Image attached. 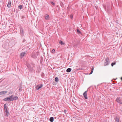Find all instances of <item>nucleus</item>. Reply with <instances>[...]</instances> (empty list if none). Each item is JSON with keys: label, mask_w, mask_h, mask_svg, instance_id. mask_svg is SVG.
<instances>
[{"label": "nucleus", "mask_w": 122, "mask_h": 122, "mask_svg": "<svg viewBox=\"0 0 122 122\" xmlns=\"http://www.w3.org/2000/svg\"><path fill=\"white\" fill-rule=\"evenodd\" d=\"M13 97L14 95H12L10 97H8L4 98L3 99V100L5 101H8L9 102L13 101Z\"/></svg>", "instance_id": "f257e3e1"}, {"label": "nucleus", "mask_w": 122, "mask_h": 122, "mask_svg": "<svg viewBox=\"0 0 122 122\" xmlns=\"http://www.w3.org/2000/svg\"><path fill=\"white\" fill-rule=\"evenodd\" d=\"M109 59L108 58H106L105 62L104 65V66H106L108 65L109 64Z\"/></svg>", "instance_id": "f03ea898"}, {"label": "nucleus", "mask_w": 122, "mask_h": 122, "mask_svg": "<svg viewBox=\"0 0 122 122\" xmlns=\"http://www.w3.org/2000/svg\"><path fill=\"white\" fill-rule=\"evenodd\" d=\"M43 85L42 84H39L37 85L36 87V88L37 90H38L40 88L42 87V86Z\"/></svg>", "instance_id": "7ed1b4c3"}, {"label": "nucleus", "mask_w": 122, "mask_h": 122, "mask_svg": "<svg viewBox=\"0 0 122 122\" xmlns=\"http://www.w3.org/2000/svg\"><path fill=\"white\" fill-rule=\"evenodd\" d=\"M115 120L116 122H121V121L119 117H116L115 118Z\"/></svg>", "instance_id": "20e7f679"}, {"label": "nucleus", "mask_w": 122, "mask_h": 122, "mask_svg": "<svg viewBox=\"0 0 122 122\" xmlns=\"http://www.w3.org/2000/svg\"><path fill=\"white\" fill-rule=\"evenodd\" d=\"M83 95L86 99H87V91H86L83 94Z\"/></svg>", "instance_id": "39448f33"}, {"label": "nucleus", "mask_w": 122, "mask_h": 122, "mask_svg": "<svg viewBox=\"0 0 122 122\" xmlns=\"http://www.w3.org/2000/svg\"><path fill=\"white\" fill-rule=\"evenodd\" d=\"M26 55V53L25 52H24L20 54V58H22L23 56Z\"/></svg>", "instance_id": "423d86ee"}, {"label": "nucleus", "mask_w": 122, "mask_h": 122, "mask_svg": "<svg viewBox=\"0 0 122 122\" xmlns=\"http://www.w3.org/2000/svg\"><path fill=\"white\" fill-rule=\"evenodd\" d=\"M20 34L21 36H23L24 35L23 29L22 28L20 29Z\"/></svg>", "instance_id": "0eeeda50"}, {"label": "nucleus", "mask_w": 122, "mask_h": 122, "mask_svg": "<svg viewBox=\"0 0 122 122\" xmlns=\"http://www.w3.org/2000/svg\"><path fill=\"white\" fill-rule=\"evenodd\" d=\"M27 66L29 69V70L30 71H32V69L30 65L29 64H28L27 65Z\"/></svg>", "instance_id": "6e6552de"}, {"label": "nucleus", "mask_w": 122, "mask_h": 122, "mask_svg": "<svg viewBox=\"0 0 122 122\" xmlns=\"http://www.w3.org/2000/svg\"><path fill=\"white\" fill-rule=\"evenodd\" d=\"M45 18L47 20H48L49 18V15L47 14L46 15L45 17Z\"/></svg>", "instance_id": "1a4fd4ad"}, {"label": "nucleus", "mask_w": 122, "mask_h": 122, "mask_svg": "<svg viewBox=\"0 0 122 122\" xmlns=\"http://www.w3.org/2000/svg\"><path fill=\"white\" fill-rule=\"evenodd\" d=\"M7 92L6 91H3L0 92V95L5 94L7 93Z\"/></svg>", "instance_id": "9d476101"}, {"label": "nucleus", "mask_w": 122, "mask_h": 122, "mask_svg": "<svg viewBox=\"0 0 122 122\" xmlns=\"http://www.w3.org/2000/svg\"><path fill=\"white\" fill-rule=\"evenodd\" d=\"M4 109L5 111L7 110V107L6 105V104H5L4 105Z\"/></svg>", "instance_id": "9b49d317"}, {"label": "nucleus", "mask_w": 122, "mask_h": 122, "mask_svg": "<svg viewBox=\"0 0 122 122\" xmlns=\"http://www.w3.org/2000/svg\"><path fill=\"white\" fill-rule=\"evenodd\" d=\"M11 4V1H9L8 4L7 5V6L8 7H10Z\"/></svg>", "instance_id": "f8f14e48"}, {"label": "nucleus", "mask_w": 122, "mask_h": 122, "mask_svg": "<svg viewBox=\"0 0 122 122\" xmlns=\"http://www.w3.org/2000/svg\"><path fill=\"white\" fill-rule=\"evenodd\" d=\"M71 71V68H69L67 69L66 70V71L67 72H70Z\"/></svg>", "instance_id": "ddd939ff"}, {"label": "nucleus", "mask_w": 122, "mask_h": 122, "mask_svg": "<svg viewBox=\"0 0 122 122\" xmlns=\"http://www.w3.org/2000/svg\"><path fill=\"white\" fill-rule=\"evenodd\" d=\"M50 121V122H52L53 121H54V118L53 117H51L49 119Z\"/></svg>", "instance_id": "4468645a"}, {"label": "nucleus", "mask_w": 122, "mask_h": 122, "mask_svg": "<svg viewBox=\"0 0 122 122\" xmlns=\"http://www.w3.org/2000/svg\"><path fill=\"white\" fill-rule=\"evenodd\" d=\"M18 99V97L16 96H15L14 97H13V99L14 100H16Z\"/></svg>", "instance_id": "2eb2a0df"}, {"label": "nucleus", "mask_w": 122, "mask_h": 122, "mask_svg": "<svg viewBox=\"0 0 122 122\" xmlns=\"http://www.w3.org/2000/svg\"><path fill=\"white\" fill-rule=\"evenodd\" d=\"M59 43L60 44H61V45H64L65 44V43L61 41H60L59 42Z\"/></svg>", "instance_id": "dca6fc26"}, {"label": "nucleus", "mask_w": 122, "mask_h": 122, "mask_svg": "<svg viewBox=\"0 0 122 122\" xmlns=\"http://www.w3.org/2000/svg\"><path fill=\"white\" fill-rule=\"evenodd\" d=\"M121 100V99L120 97H118L116 99V101L117 102H119Z\"/></svg>", "instance_id": "f3484780"}, {"label": "nucleus", "mask_w": 122, "mask_h": 122, "mask_svg": "<svg viewBox=\"0 0 122 122\" xmlns=\"http://www.w3.org/2000/svg\"><path fill=\"white\" fill-rule=\"evenodd\" d=\"M5 111V112H6V116H8V115H9V112L7 110H6H6Z\"/></svg>", "instance_id": "a211bd4d"}, {"label": "nucleus", "mask_w": 122, "mask_h": 122, "mask_svg": "<svg viewBox=\"0 0 122 122\" xmlns=\"http://www.w3.org/2000/svg\"><path fill=\"white\" fill-rule=\"evenodd\" d=\"M55 81L56 82H57L58 81V77H56L55 79Z\"/></svg>", "instance_id": "6ab92c4d"}, {"label": "nucleus", "mask_w": 122, "mask_h": 122, "mask_svg": "<svg viewBox=\"0 0 122 122\" xmlns=\"http://www.w3.org/2000/svg\"><path fill=\"white\" fill-rule=\"evenodd\" d=\"M116 64V63L113 62L111 64V66H113Z\"/></svg>", "instance_id": "aec40b11"}, {"label": "nucleus", "mask_w": 122, "mask_h": 122, "mask_svg": "<svg viewBox=\"0 0 122 122\" xmlns=\"http://www.w3.org/2000/svg\"><path fill=\"white\" fill-rule=\"evenodd\" d=\"M34 54H33L32 55V56L34 58H36V55H34Z\"/></svg>", "instance_id": "412c9836"}, {"label": "nucleus", "mask_w": 122, "mask_h": 122, "mask_svg": "<svg viewBox=\"0 0 122 122\" xmlns=\"http://www.w3.org/2000/svg\"><path fill=\"white\" fill-rule=\"evenodd\" d=\"M55 51L54 49H53L51 51V52L54 53L55 52Z\"/></svg>", "instance_id": "4be33fe9"}, {"label": "nucleus", "mask_w": 122, "mask_h": 122, "mask_svg": "<svg viewBox=\"0 0 122 122\" xmlns=\"http://www.w3.org/2000/svg\"><path fill=\"white\" fill-rule=\"evenodd\" d=\"M77 31L78 33H80L81 32L78 29H77Z\"/></svg>", "instance_id": "5701e85b"}, {"label": "nucleus", "mask_w": 122, "mask_h": 122, "mask_svg": "<svg viewBox=\"0 0 122 122\" xmlns=\"http://www.w3.org/2000/svg\"><path fill=\"white\" fill-rule=\"evenodd\" d=\"M120 104H122V101L121 100H120V101L118 102Z\"/></svg>", "instance_id": "b1692460"}, {"label": "nucleus", "mask_w": 122, "mask_h": 122, "mask_svg": "<svg viewBox=\"0 0 122 122\" xmlns=\"http://www.w3.org/2000/svg\"><path fill=\"white\" fill-rule=\"evenodd\" d=\"M73 17V15H71L70 16V18L71 19Z\"/></svg>", "instance_id": "393cba45"}, {"label": "nucleus", "mask_w": 122, "mask_h": 122, "mask_svg": "<svg viewBox=\"0 0 122 122\" xmlns=\"http://www.w3.org/2000/svg\"><path fill=\"white\" fill-rule=\"evenodd\" d=\"M19 8H22L23 7V5H20L19 6Z\"/></svg>", "instance_id": "a878e982"}, {"label": "nucleus", "mask_w": 122, "mask_h": 122, "mask_svg": "<svg viewBox=\"0 0 122 122\" xmlns=\"http://www.w3.org/2000/svg\"><path fill=\"white\" fill-rule=\"evenodd\" d=\"M93 71H91L90 73L89 74H92V73H93Z\"/></svg>", "instance_id": "bb28decb"}, {"label": "nucleus", "mask_w": 122, "mask_h": 122, "mask_svg": "<svg viewBox=\"0 0 122 122\" xmlns=\"http://www.w3.org/2000/svg\"><path fill=\"white\" fill-rule=\"evenodd\" d=\"M93 70H94V68L92 67V71H93Z\"/></svg>", "instance_id": "cd10ccee"}, {"label": "nucleus", "mask_w": 122, "mask_h": 122, "mask_svg": "<svg viewBox=\"0 0 122 122\" xmlns=\"http://www.w3.org/2000/svg\"><path fill=\"white\" fill-rule=\"evenodd\" d=\"M51 4L53 5H54V3L53 2H51Z\"/></svg>", "instance_id": "c85d7f7f"}, {"label": "nucleus", "mask_w": 122, "mask_h": 122, "mask_svg": "<svg viewBox=\"0 0 122 122\" xmlns=\"http://www.w3.org/2000/svg\"><path fill=\"white\" fill-rule=\"evenodd\" d=\"M25 40H23V42H25Z\"/></svg>", "instance_id": "c756f323"}, {"label": "nucleus", "mask_w": 122, "mask_h": 122, "mask_svg": "<svg viewBox=\"0 0 122 122\" xmlns=\"http://www.w3.org/2000/svg\"><path fill=\"white\" fill-rule=\"evenodd\" d=\"M121 80L122 81V77H121Z\"/></svg>", "instance_id": "7c9ffc66"}, {"label": "nucleus", "mask_w": 122, "mask_h": 122, "mask_svg": "<svg viewBox=\"0 0 122 122\" xmlns=\"http://www.w3.org/2000/svg\"><path fill=\"white\" fill-rule=\"evenodd\" d=\"M21 8H20V9H21Z\"/></svg>", "instance_id": "2f4dec72"}, {"label": "nucleus", "mask_w": 122, "mask_h": 122, "mask_svg": "<svg viewBox=\"0 0 122 122\" xmlns=\"http://www.w3.org/2000/svg\"><path fill=\"white\" fill-rule=\"evenodd\" d=\"M20 90V88L19 90Z\"/></svg>", "instance_id": "473e14b6"}, {"label": "nucleus", "mask_w": 122, "mask_h": 122, "mask_svg": "<svg viewBox=\"0 0 122 122\" xmlns=\"http://www.w3.org/2000/svg\"><path fill=\"white\" fill-rule=\"evenodd\" d=\"M1 82V81H0V82Z\"/></svg>", "instance_id": "72a5a7b5"}]
</instances>
